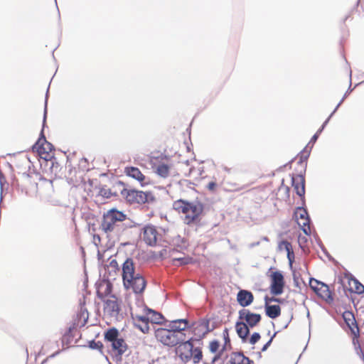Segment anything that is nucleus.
<instances>
[{
    "instance_id": "f257e3e1",
    "label": "nucleus",
    "mask_w": 364,
    "mask_h": 364,
    "mask_svg": "<svg viewBox=\"0 0 364 364\" xmlns=\"http://www.w3.org/2000/svg\"><path fill=\"white\" fill-rule=\"evenodd\" d=\"M175 352L179 360L184 364L191 360L194 364H198L203 358L201 348L193 347V338L185 341V338H183V341L176 346Z\"/></svg>"
},
{
    "instance_id": "f03ea898",
    "label": "nucleus",
    "mask_w": 364,
    "mask_h": 364,
    "mask_svg": "<svg viewBox=\"0 0 364 364\" xmlns=\"http://www.w3.org/2000/svg\"><path fill=\"white\" fill-rule=\"evenodd\" d=\"M173 208L178 213L184 215L183 222L187 225L199 222L200 216L203 211L202 204L189 203L183 200H176L173 203Z\"/></svg>"
},
{
    "instance_id": "7ed1b4c3",
    "label": "nucleus",
    "mask_w": 364,
    "mask_h": 364,
    "mask_svg": "<svg viewBox=\"0 0 364 364\" xmlns=\"http://www.w3.org/2000/svg\"><path fill=\"white\" fill-rule=\"evenodd\" d=\"M126 218L123 212L115 208L110 209L103 214L100 228L105 233L109 235L115 230L117 223L125 220Z\"/></svg>"
},
{
    "instance_id": "20e7f679",
    "label": "nucleus",
    "mask_w": 364,
    "mask_h": 364,
    "mask_svg": "<svg viewBox=\"0 0 364 364\" xmlns=\"http://www.w3.org/2000/svg\"><path fill=\"white\" fill-rule=\"evenodd\" d=\"M212 319L208 316H205L194 322L192 325V333L194 341H199L203 339L210 332L213 331L216 326L214 323H211Z\"/></svg>"
},
{
    "instance_id": "39448f33",
    "label": "nucleus",
    "mask_w": 364,
    "mask_h": 364,
    "mask_svg": "<svg viewBox=\"0 0 364 364\" xmlns=\"http://www.w3.org/2000/svg\"><path fill=\"white\" fill-rule=\"evenodd\" d=\"M157 341L168 347H175L183 341L181 335L172 329L159 328L154 332Z\"/></svg>"
},
{
    "instance_id": "423d86ee",
    "label": "nucleus",
    "mask_w": 364,
    "mask_h": 364,
    "mask_svg": "<svg viewBox=\"0 0 364 364\" xmlns=\"http://www.w3.org/2000/svg\"><path fill=\"white\" fill-rule=\"evenodd\" d=\"M309 287L318 297L327 303L331 304L333 301V293L329 287L325 283L314 278H311Z\"/></svg>"
},
{
    "instance_id": "0eeeda50",
    "label": "nucleus",
    "mask_w": 364,
    "mask_h": 364,
    "mask_svg": "<svg viewBox=\"0 0 364 364\" xmlns=\"http://www.w3.org/2000/svg\"><path fill=\"white\" fill-rule=\"evenodd\" d=\"M120 310V301L115 295H110L105 300L103 311L106 316L116 318Z\"/></svg>"
},
{
    "instance_id": "6e6552de",
    "label": "nucleus",
    "mask_w": 364,
    "mask_h": 364,
    "mask_svg": "<svg viewBox=\"0 0 364 364\" xmlns=\"http://www.w3.org/2000/svg\"><path fill=\"white\" fill-rule=\"evenodd\" d=\"M141 237L147 245L155 246L161 239V235L155 226L147 225L142 228Z\"/></svg>"
},
{
    "instance_id": "1a4fd4ad",
    "label": "nucleus",
    "mask_w": 364,
    "mask_h": 364,
    "mask_svg": "<svg viewBox=\"0 0 364 364\" xmlns=\"http://www.w3.org/2000/svg\"><path fill=\"white\" fill-rule=\"evenodd\" d=\"M121 195L129 203H145L148 200L146 193L134 189L123 188Z\"/></svg>"
},
{
    "instance_id": "9d476101",
    "label": "nucleus",
    "mask_w": 364,
    "mask_h": 364,
    "mask_svg": "<svg viewBox=\"0 0 364 364\" xmlns=\"http://www.w3.org/2000/svg\"><path fill=\"white\" fill-rule=\"evenodd\" d=\"M34 151H36L39 156L45 160L51 158V152L53 150V145L46 141L43 136L40 138L32 147Z\"/></svg>"
},
{
    "instance_id": "9b49d317",
    "label": "nucleus",
    "mask_w": 364,
    "mask_h": 364,
    "mask_svg": "<svg viewBox=\"0 0 364 364\" xmlns=\"http://www.w3.org/2000/svg\"><path fill=\"white\" fill-rule=\"evenodd\" d=\"M271 284L270 291L273 295H280L284 291V287L285 285L284 279L283 274L276 271L271 274Z\"/></svg>"
},
{
    "instance_id": "f8f14e48",
    "label": "nucleus",
    "mask_w": 364,
    "mask_h": 364,
    "mask_svg": "<svg viewBox=\"0 0 364 364\" xmlns=\"http://www.w3.org/2000/svg\"><path fill=\"white\" fill-rule=\"evenodd\" d=\"M294 216L298 225L306 235H310V219L306 209L298 208L294 213Z\"/></svg>"
},
{
    "instance_id": "ddd939ff",
    "label": "nucleus",
    "mask_w": 364,
    "mask_h": 364,
    "mask_svg": "<svg viewBox=\"0 0 364 364\" xmlns=\"http://www.w3.org/2000/svg\"><path fill=\"white\" fill-rule=\"evenodd\" d=\"M125 289H132L135 294L142 293L146 286V282L143 276L137 274L136 276L129 279V282L123 283Z\"/></svg>"
},
{
    "instance_id": "4468645a",
    "label": "nucleus",
    "mask_w": 364,
    "mask_h": 364,
    "mask_svg": "<svg viewBox=\"0 0 364 364\" xmlns=\"http://www.w3.org/2000/svg\"><path fill=\"white\" fill-rule=\"evenodd\" d=\"M132 317L135 321L136 326L144 333L149 332V318L146 316V306L143 307L142 312H132Z\"/></svg>"
},
{
    "instance_id": "2eb2a0df",
    "label": "nucleus",
    "mask_w": 364,
    "mask_h": 364,
    "mask_svg": "<svg viewBox=\"0 0 364 364\" xmlns=\"http://www.w3.org/2000/svg\"><path fill=\"white\" fill-rule=\"evenodd\" d=\"M238 314L240 320L245 321V323H246L249 327L257 326L262 318L260 314L252 313L250 310L246 309L240 310Z\"/></svg>"
},
{
    "instance_id": "dca6fc26",
    "label": "nucleus",
    "mask_w": 364,
    "mask_h": 364,
    "mask_svg": "<svg viewBox=\"0 0 364 364\" xmlns=\"http://www.w3.org/2000/svg\"><path fill=\"white\" fill-rule=\"evenodd\" d=\"M308 157L309 155L304 151H301L296 156L295 158L296 166L294 167V172L291 175L305 176Z\"/></svg>"
},
{
    "instance_id": "f3484780",
    "label": "nucleus",
    "mask_w": 364,
    "mask_h": 364,
    "mask_svg": "<svg viewBox=\"0 0 364 364\" xmlns=\"http://www.w3.org/2000/svg\"><path fill=\"white\" fill-rule=\"evenodd\" d=\"M88 317L89 314L87 310L85 308L84 305H80V309L74 319L73 327L69 328V332L70 333L73 328L85 326L87 322Z\"/></svg>"
},
{
    "instance_id": "a211bd4d",
    "label": "nucleus",
    "mask_w": 364,
    "mask_h": 364,
    "mask_svg": "<svg viewBox=\"0 0 364 364\" xmlns=\"http://www.w3.org/2000/svg\"><path fill=\"white\" fill-rule=\"evenodd\" d=\"M208 348L214 355L212 363L220 360L225 351H226L225 347L216 339H213L208 343Z\"/></svg>"
},
{
    "instance_id": "6ab92c4d",
    "label": "nucleus",
    "mask_w": 364,
    "mask_h": 364,
    "mask_svg": "<svg viewBox=\"0 0 364 364\" xmlns=\"http://www.w3.org/2000/svg\"><path fill=\"white\" fill-rule=\"evenodd\" d=\"M138 273L135 272V267L133 260L128 258L125 260L122 265V279L124 282H129V279L136 276Z\"/></svg>"
},
{
    "instance_id": "aec40b11",
    "label": "nucleus",
    "mask_w": 364,
    "mask_h": 364,
    "mask_svg": "<svg viewBox=\"0 0 364 364\" xmlns=\"http://www.w3.org/2000/svg\"><path fill=\"white\" fill-rule=\"evenodd\" d=\"M291 185L296 194L300 197L305 195V176L291 175Z\"/></svg>"
},
{
    "instance_id": "412c9836",
    "label": "nucleus",
    "mask_w": 364,
    "mask_h": 364,
    "mask_svg": "<svg viewBox=\"0 0 364 364\" xmlns=\"http://www.w3.org/2000/svg\"><path fill=\"white\" fill-rule=\"evenodd\" d=\"M254 301L253 294L245 289H241L237 294V301L243 308L250 306Z\"/></svg>"
},
{
    "instance_id": "4be33fe9",
    "label": "nucleus",
    "mask_w": 364,
    "mask_h": 364,
    "mask_svg": "<svg viewBox=\"0 0 364 364\" xmlns=\"http://www.w3.org/2000/svg\"><path fill=\"white\" fill-rule=\"evenodd\" d=\"M112 284L109 280L103 279L100 281L97 287V296L102 299L105 296H110L109 294L112 292Z\"/></svg>"
},
{
    "instance_id": "5701e85b",
    "label": "nucleus",
    "mask_w": 364,
    "mask_h": 364,
    "mask_svg": "<svg viewBox=\"0 0 364 364\" xmlns=\"http://www.w3.org/2000/svg\"><path fill=\"white\" fill-rule=\"evenodd\" d=\"M253 361L246 357L243 353L232 352L227 362V364H252Z\"/></svg>"
},
{
    "instance_id": "b1692460",
    "label": "nucleus",
    "mask_w": 364,
    "mask_h": 364,
    "mask_svg": "<svg viewBox=\"0 0 364 364\" xmlns=\"http://www.w3.org/2000/svg\"><path fill=\"white\" fill-rule=\"evenodd\" d=\"M188 320L187 319H176L170 321L169 327L173 331L177 332L184 338L185 335L182 331H185L188 326Z\"/></svg>"
},
{
    "instance_id": "393cba45",
    "label": "nucleus",
    "mask_w": 364,
    "mask_h": 364,
    "mask_svg": "<svg viewBox=\"0 0 364 364\" xmlns=\"http://www.w3.org/2000/svg\"><path fill=\"white\" fill-rule=\"evenodd\" d=\"M124 173L127 176L137 180L141 184L145 183L146 176L138 168L134 166L126 167L124 169Z\"/></svg>"
},
{
    "instance_id": "a878e982",
    "label": "nucleus",
    "mask_w": 364,
    "mask_h": 364,
    "mask_svg": "<svg viewBox=\"0 0 364 364\" xmlns=\"http://www.w3.org/2000/svg\"><path fill=\"white\" fill-rule=\"evenodd\" d=\"M264 307L266 315L270 318H276L281 314V307L279 305L268 304L267 300Z\"/></svg>"
},
{
    "instance_id": "bb28decb",
    "label": "nucleus",
    "mask_w": 364,
    "mask_h": 364,
    "mask_svg": "<svg viewBox=\"0 0 364 364\" xmlns=\"http://www.w3.org/2000/svg\"><path fill=\"white\" fill-rule=\"evenodd\" d=\"M235 330L238 336L242 340L246 339L250 333L249 326L243 321L236 322Z\"/></svg>"
},
{
    "instance_id": "cd10ccee",
    "label": "nucleus",
    "mask_w": 364,
    "mask_h": 364,
    "mask_svg": "<svg viewBox=\"0 0 364 364\" xmlns=\"http://www.w3.org/2000/svg\"><path fill=\"white\" fill-rule=\"evenodd\" d=\"M112 346L115 353L119 355H122L127 349V346L124 340L119 338L112 343Z\"/></svg>"
},
{
    "instance_id": "c85d7f7f",
    "label": "nucleus",
    "mask_w": 364,
    "mask_h": 364,
    "mask_svg": "<svg viewBox=\"0 0 364 364\" xmlns=\"http://www.w3.org/2000/svg\"><path fill=\"white\" fill-rule=\"evenodd\" d=\"M349 290L356 294H362L364 292V285H363L358 279L350 278L348 279Z\"/></svg>"
},
{
    "instance_id": "c756f323",
    "label": "nucleus",
    "mask_w": 364,
    "mask_h": 364,
    "mask_svg": "<svg viewBox=\"0 0 364 364\" xmlns=\"http://www.w3.org/2000/svg\"><path fill=\"white\" fill-rule=\"evenodd\" d=\"M146 312L147 313V317L149 318V323H160L163 319V316L161 314L146 307Z\"/></svg>"
},
{
    "instance_id": "7c9ffc66",
    "label": "nucleus",
    "mask_w": 364,
    "mask_h": 364,
    "mask_svg": "<svg viewBox=\"0 0 364 364\" xmlns=\"http://www.w3.org/2000/svg\"><path fill=\"white\" fill-rule=\"evenodd\" d=\"M343 318L350 329V331H353V328H359L357 322L354 318V316L350 312H345L343 314Z\"/></svg>"
},
{
    "instance_id": "2f4dec72",
    "label": "nucleus",
    "mask_w": 364,
    "mask_h": 364,
    "mask_svg": "<svg viewBox=\"0 0 364 364\" xmlns=\"http://www.w3.org/2000/svg\"><path fill=\"white\" fill-rule=\"evenodd\" d=\"M193 262V259L191 257H173L171 259V264L173 265H185L191 264Z\"/></svg>"
},
{
    "instance_id": "473e14b6",
    "label": "nucleus",
    "mask_w": 364,
    "mask_h": 364,
    "mask_svg": "<svg viewBox=\"0 0 364 364\" xmlns=\"http://www.w3.org/2000/svg\"><path fill=\"white\" fill-rule=\"evenodd\" d=\"M118 336L119 332L114 328L107 330L105 333V339L111 343L118 339Z\"/></svg>"
},
{
    "instance_id": "72a5a7b5",
    "label": "nucleus",
    "mask_w": 364,
    "mask_h": 364,
    "mask_svg": "<svg viewBox=\"0 0 364 364\" xmlns=\"http://www.w3.org/2000/svg\"><path fill=\"white\" fill-rule=\"evenodd\" d=\"M170 166L166 164H160L156 168V171L158 175L163 178H166L169 174Z\"/></svg>"
},
{
    "instance_id": "f704fd0d",
    "label": "nucleus",
    "mask_w": 364,
    "mask_h": 364,
    "mask_svg": "<svg viewBox=\"0 0 364 364\" xmlns=\"http://www.w3.org/2000/svg\"><path fill=\"white\" fill-rule=\"evenodd\" d=\"M107 269L109 272H114V276L117 274L120 270L118 262L114 259L109 262V264L107 265ZM109 274H111V272H109Z\"/></svg>"
},
{
    "instance_id": "c9c22d12",
    "label": "nucleus",
    "mask_w": 364,
    "mask_h": 364,
    "mask_svg": "<svg viewBox=\"0 0 364 364\" xmlns=\"http://www.w3.org/2000/svg\"><path fill=\"white\" fill-rule=\"evenodd\" d=\"M223 338L224 340L223 346L225 347L226 350H228L231 348V342L229 336V331L227 328H225L223 331Z\"/></svg>"
},
{
    "instance_id": "e433bc0d",
    "label": "nucleus",
    "mask_w": 364,
    "mask_h": 364,
    "mask_svg": "<svg viewBox=\"0 0 364 364\" xmlns=\"http://www.w3.org/2000/svg\"><path fill=\"white\" fill-rule=\"evenodd\" d=\"M353 335V344L354 346L355 350L357 349L358 346H361L360 341H359V337H360V330L359 328H353V331L351 332Z\"/></svg>"
},
{
    "instance_id": "4c0bfd02",
    "label": "nucleus",
    "mask_w": 364,
    "mask_h": 364,
    "mask_svg": "<svg viewBox=\"0 0 364 364\" xmlns=\"http://www.w3.org/2000/svg\"><path fill=\"white\" fill-rule=\"evenodd\" d=\"M260 339V335L259 333H254L250 338V343L252 345L255 344Z\"/></svg>"
},
{
    "instance_id": "58836bf2",
    "label": "nucleus",
    "mask_w": 364,
    "mask_h": 364,
    "mask_svg": "<svg viewBox=\"0 0 364 364\" xmlns=\"http://www.w3.org/2000/svg\"><path fill=\"white\" fill-rule=\"evenodd\" d=\"M217 186H218V184L215 181H210L207 184V188L210 191H215Z\"/></svg>"
},
{
    "instance_id": "ea45409f",
    "label": "nucleus",
    "mask_w": 364,
    "mask_h": 364,
    "mask_svg": "<svg viewBox=\"0 0 364 364\" xmlns=\"http://www.w3.org/2000/svg\"><path fill=\"white\" fill-rule=\"evenodd\" d=\"M355 350L356 354L360 358V359L364 363V352H363L361 346H358L357 348V349H355Z\"/></svg>"
},
{
    "instance_id": "a19ab883",
    "label": "nucleus",
    "mask_w": 364,
    "mask_h": 364,
    "mask_svg": "<svg viewBox=\"0 0 364 364\" xmlns=\"http://www.w3.org/2000/svg\"><path fill=\"white\" fill-rule=\"evenodd\" d=\"M326 123V122L323 124L321 129H320L319 130H318L316 132V133L313 136V137L311 138V141H316L317 138L318 137V135L320 134V133L321 132L322 129H323V127L325 125V124Z\"/></svg>"
},
{
    "instance_id": "79ce46f5",
    "label": "nucleus",
    "mask_w": 364,
    "mask_h": 364,
    "mask_svg": "<svg viewBox=\"0 0 364 364\" xmlns=\"http://www.w3.org/2000/svg\"><path fill=\"white\" fill-rule=\"evenodd\" d=\"M100 194L103 196L109 198L111 195V193H110L109 190L101 189Z\"/></svg>"
},
{
    "instance_id": "37998d69",
    "label": "nucleus",
    "mask_w": 364,
    "mask_h": 364,
    "mask_svg": "<svg viewBox=\"0 0 364 364\" xmlns=\"http://www.w3.org/2000/svg\"><path fill=\"white\" fill-rule=\"evenodd\" d=\"M286 244H291V243L287 241V240L282 241L279 243V248L281 250L282 249H284L285 250H287V245Z\"/></svg>"
},
{
    "instance_id": "c03bdc74",
    "label": "nucleus",
    "mask_w": 364,
    "mask_h": 364,
    "mask_svg": "<svg viewBox=\"0 0 364 364\" xmlns=\"http://www.w3.org/2000/svg\"><path fill=\"white\" fill-rule=\"evenodd\" d=\"M267 299L268 301V304H269L270 302H272V301H279V299L275 298V297H268V296H266L264 298V301H265V304H267Z\"/></svg>"
},
{
    "instance_id": "a18cd8bd",
    "label": "nucleus",
    "mask_w": 364,
    "mask_h": 364,
    "mask_svg": "<svg viewBox=\"0 0 364 364\" xmlns=\"http://www.w3.org/2000/svg\"><path fill=\"white\" fill-rule=\"evenodd\" d=\"M274 336H275V334H274V336L269 340V341L262 347V351H264L267 349V348L269 346L270 343H272Z\"/></svg>"
},
{
    "instance_id": "49530a36",
    "label": "nucleus",
    "mask_w": 364,
    "mask_h": 364,
    "mask_svg": "<svg viewBox=\"0 0 364 364\" xmlns=\"http://www.w3.org/2000/svg\"><path fill=\"white\" fill-rule=\"evenodd\" d=\"M287 258L289 261V262L291 264L292 262L294 261V251L293 252H291L290 253H288L287 254Z\"/></svg>"
},
{
    "instance_id": "de8ad7c7",
    "label": "nucleus",
    "mask_w": 364,
    "mask_h": 364,
    "mask_svg": "<svg viewBox=\"0 0 364 364\" xmlns=\"http://www.w3.org/2000/svg\"><path fill=\"white\" fill-rule=\"evenodd\" d=\"M287 245V252L290 253L291 252H293V248L291 244H286Z\"/></svg>"
},
{
    "instance_id": "09e8293b",
    "label": "nucleus",
    "mask_w": 364,
    "mask_h": 364,
    "mask_svg": "<svg viewBox=\"0 0 364 364\" xmlns=\"http://www.w3.org/2000/svg\"><path fill=\"white\" fill-rule=\"evenodd\" d=\"M90 347L92 348H101L102 347V344H100V346H99L98 343H96L95 342H92L91 344H90Z\"/></svg>"
},
{
    "instance_id": "8fccbe9b",
    "label": "nucleus",
    "mask_w": 364,
    "mask_h": 364,
    "mask_svg": "<svg viewBox=\"0 0 364 364\" xmlns=\"http://www.w3.org/2000/svg\"><path fill=\"white\" fill-rule=\"evenodd\" d=\"M285 190H286L287 193H289V187L286 186H285Z\"/></svg>"
}]
</instances>
